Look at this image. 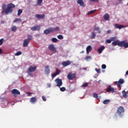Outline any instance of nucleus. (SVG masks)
I'll return each instance as SVG.
<instances>
[{
    "label": "nucleus",
    "mask_w": 128,
    "mask_h": 128,
    "mask_svg": "<svg viewBox=\"0 0 128 128\" xmlns=\"http://www.w3.org/2000/svg\"><path fill=\"white\" fill-rule=\"evenodd\" d=\"M122 94L123 98H126L128 96V94L126 93V90H124L123 91H122Z\"/></svg>",
    "instance_id": "5701e85b"
},
{
    "label": "nucleus",
    "mask_w": 128,
    "mask_h": 128,
    "mask_svg": "<svg viewBox=\"0 0 128 128\" xmlns=\"http://www.w3.org/2000/svg\"><path fill=\"white\" fill-rule=\"evenodd\" d=\"M70 64H72V62H70V60H67L66 62H62V66H64V67L68 66H70Z\"/></svg>",
    "instance_id": "4468645a"
},
{
    "label": "nucleus",
    "mask_w": 128,
    "mask_h": 128,
    "mask_svg": "<svg viewBox=\"0 0 128 128\" xmlns=\"http://www.w3.org/2000/svg\"><path fill=\"white\" fill-rule=\"evenodd\" d=\"M110 100H106L103 102L104 104H110Z\"/></svg>",
    "instance_id": "cd10ccee"
},
{
    "label": "nucleus",
    "mask_w": 128,
    "mask_h": 128,
    "mask_svg": "<svg viewBox=\"0 0 128 128\" xmlns=\"http://www.w3.org/2000/svg\"><path fill=\"white\" fill-rule=\"evenodd\" d=\"M96 12V10H92L91 11L88 12V15L92 14H94V12Z\"/></svg>",
    "instance_id": "bb28decb"
},
{
    "label": "nucleus",
    "mask_w": 128,
    "mask_h": 128,
    "mask_svg": "<svg viewBox=\"0 0 128 128\" xmlns=\"http://www.w3.org/2000/svg\"><path fill=\"white\" fill-rule=\"evenodd\" d=\"M22 14V10L19 9L18 10V16H20V14Z\"/></svg>",
    "instance_id": "c756f323"
},
{
    "label": "nucleus",
    "mask_w": 128,
    "mask_h": 128,
    "mask_svg": "<svg viewBox=\"0 0 128 128\" xmlns=\"http://www.w3.org/2000/svg\"><path fill=\"white\" fill-rule=\"evenodd\" d=\"M102 68L103 70H106V66L104 64H102Z\"/></svg>",
    "instance_id": "a19ab883"
},
{
    "label": "nucleus",
    "mask_w": 128,
    "mask_h": 128,
    "mask_svg": "<svg viewBox=\"0 0 128 128\" xmlns=\"http://www.w3.org/2000/svg\"><path fill=\"white\" fill-rule=\"evenodd\" d=\"M112 45H113L114 46H118L120 48H128V42H126L125 40L120 42L119 40H116L112 42Z\"/></svg>",
    "instance_id": "f257e3e1"
},
{
    "label": "nucleus",
    "mask_w": 128,
    "mask_h": 128,
    "mask_svg": "<svg viewBox=\"0 0 128 128\" xmlns=\"http://www.w3.org/2000/svg\"><path fill=\"white\" fill-rule=\"evenodd\" d=\"M82 88H87V86H88V83L86 82L84 83L82 86Z\"/></svg>",
    "instance_id": "2f4dec72"
},
{
    "label": "nucleus",
    "mask_w": 128,
    "mask_h": 128,
    "mask_svg": "<svg viewBox=\"0 0 128 128\" xmlns=\"http://www.w3.org/2000/svg\"><path fill=\"white\" fill-rule=\"evenodd\" d=\"M93 96L94 98H98V94L96 93H94L93 94Z\"/></svg>",
    "instance_id": "4c0bfd02"
},
{
    "label": "nucleus",
    "mask_w": 128,
    "mask_h": 128,
    "mask_svg": "<svg viewBox=\"0 0 128 128\" xmlns=\"http://www.w3.org/2000/svg\"><path fill=\"white\" fill-rule=\"evenodd\" d=\"M55 82L56 84H57L56 86L60 88V86H62V79L56 78L55 80Z\"/></svg>",
    "instance_id": "0eeeda50"
},
{
    "label": "nucleus",
    "mask_w": 128,
    "mask_h": 128,
    "mask_svg": "<svg viewBox=\"0 0 128 128\" xmlns=\"http://www.w3.org/2000/svg\"><path fill=\"white\" fill-rule=\"evenodd\" d=\"M48 48L52 52H56V48L54 47V46L52 44L49 45Z\"/></svg>",
    "instance_id": "6e6552de"
},
{
    "label": "nucleus",
    "mask_w": 128,
    "mask_h": 128,
    "mask_svg": "<svg viewBox=\"0 0 128 128\" xmlns=\"http://www.w3.org/2000/svg\"><path fill=\"white\" fill-rule=\"evenodd\" d=\"M112 32V30H107L106 32L107 34H110V32Z\"/></svg>",
    "instance_id": "864d4df0"
},
{
    "label": "nucleus",
    "mask_w": 128,
    "mask_h": 128,
    "mask_svg": "<svg viewBox=\"0 0 128 128\" xmlns=\"http://www.w3.org/2000/svg\"><path fill=\"white\" fill-rule=\"evenodd\" d=\"M2 10H6V5L5 4H3L2 5Z\"/></svg>",
    "instance_id": "e433bc0d"
},
{
    "label": "nucleus",
    "mask_w": 128,
    "mask_h": 128,
    "mask_svg": "<svg viewBox=\"0 0 128 128\" xmlns=\"http://www.w3.org/2000/svg\"><path fill=\"white\" fill-rule=\"evenodd\" d=\"M4 38H2L0 40V46H2V44H4Z\"/></svg>",
    "instance_id": "ea45409f"
},
{
    "label": "nucleus",
    "mask_w": 128,
    "mask_h": 128,
    "mask_svg": "<svg viewBox=\"0 0 128 128\" xmlns=\"http://www.w3.org/2000/svg\"><path fill=\"white\" fill-rule=\"evenodd\" d=\"M22 22L20 18H16L14 20V22Z\"/></svg>",
    "instance_id": "b1692460"
},
{
    "label": "nucleus",
    "mask_w": 128,
    "mask_h": 128,
    "mask_svg": "<svg viewBox=\"0 0 128 128\" xmlns=\"http://www.w3.org/2000/svg\"><path fill=\"white\" fill-rule=\"evenodd\" d=\"M60 90L61 92H64V90H66V88L64 87H62L60 88Z\"/></svg>",
    "instance_id": "37998d69"
},
{
    "label": "nucleus",
    "mask_w": 128,
    "mask_h": 128,
    "mask_svg": "<svg viewBox=\"0 0 128 128\" xmlns=\"http://www.w3.org/2000/svg\"><path fill=\"white\" fill-rule=\"evenodd\" d=\"M95 70L98 74L100 72V69L95 68Z\"/></svg>",
    "instance_id": "49530a36"
},
{
    "label": "nucleus",
    "mask_w": 128,
    "mask_h": 128,
    "mask_svg": "<svg viewBox=\"0 0 128 128\" xmlns=\"http://www.w3.org/2000/svg\"><path fill=\"white\" fill-rule=\"evenodd\" d=\"M40 30V26L38 25L35 26L31 28V30L34 32L36 30Z\"/></svg>",
    "instance_id": "9b49d317"
},
{
    "label": "nucleus",
    "mask_w": 128,
    "mask_h": 128,
    "mask_svg": "<svg viewBox=\"0 0 128 128\" xmlns=\"http://www.w3.org/2000/svg\"><path fill=\"white\" fill-rule=\"evenodd\" d=\"M52 42H58V39L56 38H52Z\"/></svg>",
    "instance_id": "473e14b6"
},
{
    "label": "nucleus",
    "mask_w": 128,
    "mask_h": 128,
    "mask_svg": "<svg viewBox=\"0 0 128 128\" xmlns=\"http://www.w3.org/2000/svg\"><path fill=\"white\" fill-rule=\"evenodd\" d=\"M42 100H44V102H46V96H42Z\"/></svg>",
    "instance_id": "de8ad7c7"
},
{
    "label": "nucleus",
    "mask_w": 128,
    "mask_h": 128,
    "mask_svg": "<svg viewBox=\"0 0 128 128\" xmlns=\"http://www.w3.org/2000/svg\"><path fill=\"white\" fill-rule=\"evenodd\" d=\"M2 24H4V21H2Z\"/></svg>",
    "instance_id": "052dcab7"
},
{
    "label": "nucleus",
    "mask_w": 128,
    "mask_h": 128,
    "mask_svg": "<svg viewBox=\"0 0 128 128\" xmlns=\"http://www.w3.org/2000/svg\"><path fill=\"white\" fill-rule=\"evenodd\" d=\"M96 33L94 32H92V35L90 36V38H96Z\"/></svg>",
    "instance_id": "7c9ffc66"
},
{
    "label": "nucleus",
    "mask_w": 128,
    "mask_h": 128,
    "mask_svg": "<svg viewBox=\"0 0 128 128\" xmlns=\"http://www.w3.org/2000/svg\"><path fill=\"white\" fill-rule=\"evenodd\" d=\"M22 52L20 51H18L16 52V54H15V56H20V54H22Z\"/></svg>",
    "instance_id": "f704fd0d"
},
{
    "label": "nucleus",
    "mask_w": 128,
    "mask_h": 128,
    "mask_svg": "<svg viewBox=\"0 0 128 128\" xmlns=\"http://www.w3.org/2000/svg\"><path fill=\"white\" fill-rule=\"evenodd\" d=\"M36 97H32L30 98V102H32V104H34L36 102Z\"/></svg>",
    "instance_id": "4be33fe9"
},
{
    "label": "nucleus",
    "mask_w": 128,
    "mask_h": 128,
    "mask_svg": "<svg viewBox=\"0 0 128 128\" xmlns=\"http://www.w3.org/2000/svg\"><path fill=\"white\" fill-rule=\"evenodd\" d=\"M77 2L81 6H83V7L84 6V1H82V0H78L77 1Z\"/></svg>",
    "instance_id": "412c9836"
},
{
    "label": "nucleus",
    "mask_w": 128,
    "mask_h": 128,
    "mask_svg": "<svg viewBox=\"0 0 128 128\" xmlns=\"http://www.w3.org/2000/svg\"><path fill=\"white\" fill-rule=\"evenodd\" d=\"M92 50V46H88L86 48V50L87 54H90V51Z\"/></svg>",
    "instance_id": "f3484780"
},
{
    "label": "nucleus",
    "mask_w": 128,
    "mask_h": 128,
    "mask_svg": "<svg viewBox=\"0 0 128 128\" xmlns=\"http://www.w3.org/2000/svg\"><path fill=\"white\" fill-rule=\"evenodd\" d=\"M117 86H120V84H124V79H120L118 81L115 82Z\"/></svg>",
    "instance_id": "ddd939ff"
},
{
    "label": "nucleus",
    "mask_w": 128,
    "mask_h": 128,
    "mask_svg": "<svg viewBox=\"0 0 128 128\" xmlns=\"http://www.w3.org/2000/svg\"><path fill=\"white\" fill-rule=\"evenodd\" d=\"M2 53V48H0V54Z\"/></svg>",
    "instance_id": "6e6d98bb"
},
{
    "label": "nucleus",
    "mask_w": 128,
    "mask_h": 128,
    "mask_svg": "<svg viewBox=\"0 0 128 128\" xmlns=\"http://www.w3.org/2000/svg\"><path fill=\"white\" fill-rule=\"evenodd\" d=\"M104 48H106L104 46H102L100 47L99 48H98V54H102V51L104 50Z\"/></svg>",
    "instance_id": "aec40b11"
},
{
    "label": "nucleus",
    "mask_w": 128,
    "mask_h": 128,
    "mask_svg": "<svg viewBox=\"0 0 128 128\" xmlns=\"http://www.w3.org/2000/svg\"><path fill=\"white\" fill-rule=\"evenodd\" d=\"M106 92H112V94L114 92V88L111 86H108L106 90Z\"/></svg>",
    "instance_id": "f8f14e48"
},
{
    "label": "nucleus",
    "mask_w": 128,
    "mask_h": 128,
    "mask_svg": "<svg viewBox=\"0 0 128 128\" xmlns=\"http://www.w3.org/2000/svg\"><path fill=\"white\" fill-rule=\"evenodd\" d=\"M11 92L12 94L14 95L15 98H16L18 94H20V92L16 89H13Z\"/></svg>",
    "instance_id": "423d86ee"
},
{
    "label": "nucleus",
    "mask_w": 128,
    "mask_h": 128,
    "mask_svg": "<svg viewBox=\"0 0 128 128\" xmlns=\"http://www.w3.org/2000/svg\"><path fill=\"white\" fill-rule=\"evenodd\" d=\"M106 42L107 44H110V42H112V40H106Z\"/></svg>",
    "instance_id": "a18cd8bd"
},
{
    "label": "nucleus",
    "mask_w": 128,
    "mask_h": 128,
    "mask_svg": "<svg viewBox=\"0 0 128 128\" xmlns=\"http://www.w3.org/2000/svg\"><path fill=\"white\" fill-rule=\"evenodd\" d=\"M100 32H102V30H98V33L100 34Z\"/></svg>",
    "instance_id": "4d7b16f0"
},
{
    "label": "nucleus",
    "mask_w": 128,
    "mask_h": 128,
    "mask_svg": "<svg viewBox=\"0 0 128 128\" xmlns=\"http://www.w3.org/2000/svg\"><path fill=\"white\" fill-rule=\"evenodd\" d=\"M90 2H98V0H90Z\"/></svg>",
    "instance_id": "603ef678"
},
{
    "label": "nucleus",
    "mask_w": 128,
    "mask_h": 128,
    "mask_svg": "<svg viewBox=\"0 0 128 128\" xmlns=\"http://www.w3.org/2000/svg\"><path fill=\"white\" fill-rule=\"evenodd\" d=\"M28 44H30V40H24L23 42V46L26 48L28 46Z\"/></svg>",
    "instance_id": "2eb2a0df"
},
{
    "label": "nucleus",
    "mask_w": 128,
    "mask_h": 128,
    "mask_svg": "<svg viewBox=\"0 0 128 128\" xmlns=\"http://www.w3.org/2000/svg\"><path fill=\"white\" fill-rule=\"evenodd\" d=\"M60 70L56 69V72H55L56 74L58 76V74H60Z\"/></svg>",
    "instance_id": "c03bdc74"
},
{
    "label": "nucleus",
    "mask_w": 128,
    "mask_h": 128,
    "mask_svg": "<svg viewBox=\"0 0 128 128\" xmlns=\"http://www.w3.org/2000/svg\"><path fill=\"white\" fill-rule=\"evenodd\" d=\"M28 94H30V93H28Z\"/></svg>",
    "instance_id": "e2e57ef3"
},
{
    "label": "nucleus",
    "mask_w": 128,
    "mask_h": 128,
    "mask_svg": "<svg viewBox=\"0 0 128 128\" xmlns=\"http://www.w3.org/2000/svg\"><path fill=\"white\" fill-rule=\"evenodd\" d=\"M17 30L16 26H14L11 28L12 32H16Z\"/></svg>",
    "instance_id": "a878e982"
},
{
    "label": "nucleus",
    "mask_w": 128,
    "mask_h": 128,
    "mask_svg": "<svg viewBox=\"0 0 128 128\" xmlns=\"http://www.w3.org/2000/svg\"><path fill=\"white\" fill-rule=\"evenodd\" d=\"M28 36V38L26 40H29V42H30V40H32V36L30 34H28L27 35Z\"/></svg>",
    "instance_id": "393cba45"
},
{
    "label": "nucleus",
    "mask_w": 128,
    "mask_h": 128,
    "mask_svg": "<svg viewBox=\"0 0 128 128\" xmlns=\"http://www.w3.org/2000/svg\"><path fill=\"white\" fill-rule=\"evenodd\" d=\"M44 72L46 74H48L50 72V67L48 66H46L45 68Z\"/></svg>",
    "instance_id": "dca6fc26"
},
{
    "label": "nucleus",
    "mask_w": 128,
    "mask_h": 128,
    "mask_svg": "<svg viewBox=\"0 0 128 128\" xmlns=\"http://www.w3.org/2000/svg\"><path fill=\"white\" fill-rule=\"evenodd\" d=\"M51 86H52V84H50V83H48L47 84L48 88H50Z\"/></svg>",
    "instance_id": "3c124183"
},
{
    "label": "nucleus",
    "mask_w": 128,
    "mask_h": 128,
    "mask_svg": "<svg viewBox=\"0 0 128 128\" xmlns=\"http://www.w3.org/2000/svg\"><path fill=\"white\" fill-rule=\"evenodd\" d=\"M110 40L111 42H114L116 40V37H112Z\"/></svg>",
    "instance_id": "79ce46f5"
},
{
    "label": "nucleus",
    "mask_w": 128,
    "mask_h": 128,
    "mask_svg": "<svg viewBox=\"0 0 128 128\" xmlns=\"http://www.w3.org/2000/svg\"><path fill=\"white\" fill-rule=\"evenodd\" d=\"M90 58H92V56H86V57L85 58V60H90Z\"/></svg>",
    "instance_id": "58836bf2"
},
{
    "label": "nucleus",
    "mask_w": 128,
    "mask_h": 128,
    "mask_svg": "<svg viewBox=\"0 0 128 128\" xmlns=\"http://www.w3.org/2000/svg\"><path fill=\"white\" fill-rule=\"evenodd\" d=\"M42 2V0H38L37 4L38 6H40Z\"/></svg>",
    "instance_id": "72a5a7b5"
},
{
    "label": "nucleus",
    "mask_w": 128,
    "mask_h": 128,
    "mask_svg": "<svg viewBox=\"0 0 128 128\" xmlns=\"http://www.w3.org/2000/svg\"><path fill=\"white\" fill-rule=\"evenodd\" d=\"M100 82H102V80H99L98 82V84H100Z\"/></svg>",
    "instance_id": "13d9d810"
},
{
    "label": "nucleus",
    "mask_w": 128,
    "mask_h": 128,
    "mask_svg": "<svg viewBox=\"0 0 128 128\" xmlns=\"http://www.w3.org/2000/svg\"><path fill=\"white\" fill-rule=\"evenodd\" d=\"M16 6L12 4V3L9 4L7 5V8L2 11V14H12V8H14Z\"/></svg>",
    "instance_id": "f03ea898"
},
{
    "label": "nucleus",
    "mask_w": 128,
    "mask_h": 128,
    "mask_svg": "<svg viewBox=\"0 0 128 128\" xmlns=\"http://www.w3.org/2000/svg\"><path fill=\"white\" fill-rule=\"evenodd\" d=\"M84 51L83 50V51H82L80 53V54H84Z\"/></svg>",
    "instance_id": "bf43d9fd"
},
{
    "label": "nucleus",
    "mask_w": 128,
    "mask_h": 128,
    "mask_svg": "<svg viewBox=\"0 0 128 128\" xmlns=\"http://www.w3.org/2000/svg\"><path fill=\"white\" fill-rule=\"evenodd\" d=\"M67 78H68V80H74V78H76V74H74V73L72 74L70 72L68 74Z\"/></svg>",
    "instance_id": "39448f33"
},
{
    "label": "nucleus",
    "mask_w": 128,
    "mask_h": 128,
    "mask_svg": "<svg viewBox=\"0 0 128 128\" xmlns=\"http://www.w3.org/2000/svg\"><path fill=\"white\" fill-rule=\"evenodd\" d=\"M125 76H128V70L126 72Z\"/></svg>",
    "instance_id": "5fc2aeb1"
},
{
    "label": "nucleus",
    "mask_w": 128,
    "mask_h": 128,
    "mask_svg": "<svg viewBox=\"0 0 128 128\" xmlns=\"http://www.w3.org/2000/svg\"><path fill=\"white\" fill-rule=\"evenodd\" d=\"M36 18L38 20H44V18H46V15H44V14H36Z\"/></svg>",
    "instance_id": "1a4fd4ad"
},
{
    "label": "nucleus",
    "mask_w": 128,
    "mask_h": 128,
    "mask_svg": "<svg viewBox=\"0 0 128 128\" xmlns=\"http://www.w3.org/2000/svg\"><path fill=\"white\" fill-rule=\"evenodd\" d=\"M58 76L56 73H54L52 74V78H56V76Z\"/></svg>",
    "instance_id": "09e8293b"
},
{
    "label": "nucleus",
    "mask_w": 128,
    "mask_h": 128,
    "mask_svg": "<svg viewBox=\"0 0 128 128\" xmlns=\"http://www.w3.org/2000/svg\"><path fill=\"white\" fill-rule=\"evenodd\" d=\"M36 70V66H30V67L26 70V72L28 76H32V72H34Z\"/></svg>",
    "instance_id": "7ed1b4c3"
},
{
    "label": "nucleus",
    "mask_w": 128,
    "mask_h": 128,
    "mask_svg": "<svg viewBox=\"0 0 128 128\" xmlns=\"http://www.w3.org/2000/svg\"><path fill=\"white\" fill-rule=\"evenodd\" d=\"M44 34H50V29L46 30L44 31Z\"/></svg>",
    "instance_id": "c85d7f7f"
},
{
    "label": "nucleus",
    "mask_w": 128,
    "mask_h": 128,
    "mask_svg": "<svg viewBox=\"0 0 128 128\" xmlns=\"http://www.w3.org/2000/svg\"><path fill=\"white\" fill-rule=\"evenodd\" d=\"M38 36H40V34H38Z\"/></svg>",
    "instance_id": "680f3d73"
},
{
    "label": "nucleus",
    "mask_w": 128,
    "mask_h": 128,
    "mask_svg": "<svg viewBox=\"0 0 128 128\" xmlns=\"http://www.w3.org/2000/svg\"><path fill=\"white\" fill-rule=\"evenodd\" d=\"M124 108L122 106H120L117 109L116 113L118 114L120 118H122L124 116Z\"/></svg>",
    "instance_id": "20e7f679"
},
{
    "label": "nucleus",
    "mask_w": 128,
    "mask_h": 128,
    "mask_svg": "<svg viewBox=\"0 0 128 128\" xmlns=\"http://www.w3.org/2000/svg\"><path fill=\"white\" fill-rule=\"evenodd\" d=\"M115 27L116 28H118L119 30L122 28H126L124 25H120V24H115Z\"/></svg>",
    "instance_id": "6ab92c4d"
},
{
    "label": "nucleus",
    "mask_w": 128,
    "mask_h": 128,
    "mask_svg": "<svg viewBox=\"0 0 128 128\" xmlns=\"http://www.w3.org/2000/svg\"><path fill=\"white\" fill-rule=\"evenodd\" d=\"M49 30L50 32H50H58V30H60V28L58 26L55 28H49Z\"/></svg>",
    "instance_id": "9d476101"
},
{
    "label": "nucleus",
    "mask_w": 128,
    "mask_h": 128,
    "mask_svg": "<svg viewBox=\"0 0 128 128\" xmlns=\"http://www.w3.org/2000/svg\"><path fill=\"white\" fill-rule=\"evenodd\" d=\"M104 20H110V14L106 13L103 16Z\"/></svg>",
    "instance_id": "a211bd4d"
},
{
    "label": "nucleus",
    "mask_w": 128,
    "mask_h": 128,
    "mask_svg": "<svg viewBox=\"0 0 128 128\" xmlns=\"http://www.w3.org/2000/svg\"><path fill=\"white\" fill-rule=\"evenodd\" d=\"M100 30V28H98V27H96L94 28V30Z\"/></svg>",
    "instance_id": "8fccbe9b"
},
{
    "label": "nucleus",
    "mask_w": 128,
    "mask_h": 128,
    "mask_svg": "<svg viewBox=\"0 0 128 128\" xmlns=\"http://www.w3.org/2000/svg\"><path fill=\"white\" fill-rule=\"evenodd\" d=\"M58 40H63L64 39V36H62L61 34L58 35Z\"/></svg>",
    "instance_id": "c9c22d12"
}]
</instances>
